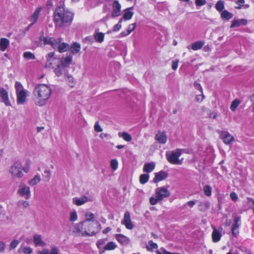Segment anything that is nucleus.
<instances>
[{"label":"nucleus","instance_id":"60","mask_svg":"<svg viewBox=\"0 0 254 254\" xmlns=\"http://www.w3.org/2000/svg\"><path fill=\"white\" fill-rule=\"evenodd\" d=\"M129 34V33L126 31H122L119 35L118 37L119 38H121V37H125V36H127V35H128Z\"/></svg>","mask_w":254,"mask_h":254},{"label":"nucleus","instance_id":"51","mask_svg":"<svg viewBox=\"0 0 254 254\" xmlns=\"http://www.w3.org/2000/svg\"><path fill=\"white\" fill-rule=\"evenodd\" d=\"M94 129L95 131L99 132H101L103 129L101 127V126L99 125V123L98 122H96L95 123L94 126Z\"/></svg>","mask_w":254,"mask_h":254},{"label":"nucleus","instance_id":"28","mask_svg":"<svg viewBox=\"0 0 254 254\" xmlns=\"http://www.w3.org/2000/svg\"><path fill=\"white\" fill-rule=\"evenodd\" d=\"M204 42L202 41H198L192 44H191L190 46L189 45L188 46V48L190 49V47H191V49H192L194 51H196L200 49L202 46L204 45Z\"/></svg>","mask_w":254,"mask_h":254},{"label":"nucleus","instance_id":"5","mask_svg":"<svg viewBox=\"0 0 254 254\" xmlns=\"http://www.w3.org/2000/svg\"><path fill=\"white\" fill-rule=\"evenodd\" d=\"M155 197L151 196L149 199L150 203L152 205L156 204L159 201H162L165 198L169 196L170 192L167 188L161 187L155 190Z\"/></svg>","mask_w":254,"mask_h":254},{"label":"nucleus","instance_id":"15","mask_svg":"<svg viewBox=\"0 0 254 254\" xmlns=\"http://www.w3.org/2000/svg\"><path fill=\"white\" fill-rule=\"evenodd\" d=\"M54 168V165L52 161L50 162L49 165L48 164L45 165L44 177L47 181H49L51 177L52 173L50 169H53Z\"/></svg>","mask_w":254,"mask_h":254},{"label":"nucleus","instance_id":"22","mask_svg":"<svg viewBox=\"0 0 254 254\" xmlns=\"http://www.w3.org/2000/svg\"><path fill=\"white\" fill-rule=\"evenodd\" d=\"M33 242L36 246L44 247L46 243L42 240L40 235L35 234L33 237Z\"/></svg>","mask_w":254,"mask_h":254},{"label":"nucleus","instance_id":"19","mask_svg":"<svg viewBox=\"0 0 254 254\" xmlns=\"http://www.w3.org/2000/svg\"><path fill=\"white\" fill-rule=\"evenodd\" d=\"M133 9V7H130L127 8L124 10V14L122 18L123 20H129L131 19L134 13L132 11Z\"/></svg>","mask_w":254,"mask_h":254},{"label":"nucleus","instance_id":"33","mask_svg":"<svg viewBox=\"0 0 254 254\" xmlns=\"http://www.w3.org/2000/svg\"><path fill=\"white\" fill-rule=\"evenodd\" d=\"M44 42L45 44L51 45L52 47L54 49L55 47L56 46L57 39H54L52 37H44Z\"/></svg>","mask_w":254,"mask_h":254},{"label":"nucleus","instance_id":"3","mask_svg":"<svg viewBox=\"0 0 254 254\" xmlns=\"http://www.w3.org/2000/svg\"><path fill=\"white\" fill-rule=\"evenodd\" d=\"M30 170V166H23L19 161H16L8 168V173L13 179H20L24 176V173H27Z\"/></svg>","mask_w":254,"mask_h":254},{"label":"nucleus","instance_id":"47","mask_svg":"<svg viewBox=\"0 0 254 254\" xmlns=\"http://www.w3.org/2000/svg\"><path fill=\"white\" fill-rule=\"evenodd\" d=\"M19 243H20V241L17 240H14L12 241L9 245L10 250L14 249L17 246V245L19 244Z\"/></svg>","mask_w":254,"mask_h":254},{"label":"nucleus","instance_id":"17","mask_svg":"<svg viewBox=\"0 0 254 254\" xmlns=\"http://www.w3.org/2000/svg\"><path fill=\"white\" fill-rule=\"evenodd\" d=\"M168 174L165 171H160L159 172L155 173V177L153 181L154 183H158L160 181L165 180L167 178Z\"/></svg>","mask_w":254,"mask_h":254},{"label":"nucleus","instance_id":"1","mask_svg":"<svg viewBox=\"0 0 254 254\" xmlns=\"http://www.w3.org/2000/svg\"><path fill=\"white\" fill-rule=\"evenodd\" d=\"M73 14L70 11L66 10L64 6L56 7L54 14V22L55 26L63 27L71 24Z\"/></svg>","mask_w":254,"mask_h":254},{"label":"nucleus","instance_id":"54","mask_svg":"<svg viewBox=\"0 0 254 254\" xmlns=\"http://www.w3.org/2000/svg\"><path fill=\"white\" fill-rule=\"evenodd\" d=\"M179 62V60H175L173 61L172 64V68L173 70H176L177 69Z\"/></svg>","mask_w":254,"mask_h":254},{"label":"nucleus","instance_id":"40","mask_svg":"<svg viewBox=\"0 0 254 254\" xmlns=\"http://www.w3.org/2000/svg\"><path fill=\"white\" fill-rule=\"evenodd\" d=\"M17 205L18 207L22 208V209H25L27 208L29 205V203L28 201L26 200H20L17 203Z\"/></svg>","mask_w":254,"mask_h":254},{"label":"nucleus","instance_id":"58","mask_svg":"<svg viewBox=\"0 0 254 254\" xmlns=\"http://www.w3.org/2000/svg\"><path fill=\"white\" fill-rule=\"evenodd\" d=\"M194 86L195 89L199 90L200 92H201V93H202V88L199 83H197V82H194Z\"/></svg>","mask_w":254,"mask_h":254},{"label":"nucleus","instance_id":"49","mask_svg":"<svg viewBox=\"0 0 254 254\" xmlns=\"http://www.w3.org/2000/svg\"><path fill=\"white\" fill-rule=\"evenodd\" d=\"M122 21H123V18H121L119 20L118 23L114 26V29H113V30L114 31H118L121 28Z\"/></svg>","mask_w":254,"mask_h":254},{"label":"nucleus","instance_id":"6","mask_svg":"<svg viewBox=\"0 0 254 254\" xmlns=\"http://www.w3.org/2000/svg\"><path fill=\"white\" fill-rule=\"evenodd\" d=\"M182 154V150L177 149L175 150L167 152L166 157L168 161L174 165H182L183 162V158L179 159Z\"/></svg>","mask_w":254,"mask_h":254},{"label":"nucleus","instance_id":"31","mask_svg":"<svg viewBox=\"0 0 254 254\" xmlns=\"http://www.w3.org/2000/svg\"><path fill=\"white\" fill-rule=\"evenodd\" d=\"M81 47L80 44L74 42L72 43L70 47L71 52L73 54H76L78 53L80 50Z\"/></svg>","mask_w":254,"mask_h":254},{"label":"nucleus","instance_id":"8","mask_svg":"<svg viewBox=\"0 0 254 254\" xmlns=\"http://www.w3.org/2000/svg\"><path fill=\"white\" fill-rule=\"evenodd\" d=\"M15 88L17 96V103L18 104H23L26 99V91L24 89L22 84L18 81L15 82Z\"/></svg>","mask_w":254,"mask_h":254},{"label":"nucleus","instance_id":"2","mask_svg":"<svg viewBox=\"0 0 254 254\" xmlns=\"http://www.w3.org/2000/svg\"><path fill=\"white\" fill-rule=\"evenodd\" d=\"M33 94L37 100L36 105L42 106L46 104L47 101L51 96L52 89L47 85L41 84L35 87Z\"/></svg>","mask_w":254,"mask_h":254},{"label":"nucleus","instance_id":"50","mask_svg":"<svg viewBox=\"0 0 254 254\" xmlns=\"http://www.w3.org/2000/svg\"><path fill=\"white\" fill-rule=\"evenodd\" d=\"M236 3L238 5L235 6V8L237 9H240L242 8V6H244V4L245 3V0H238L236 2Z\"/></svg>","mask_w":254,"mask_h":254},{"label":"nucleus","instance_id":"37","mask_svg":"<svg viewBox=\"0 0 254 254\" xmlns=\"http://www.w3.org/2000/svg\"><path fill=\"white\" fill-rule=\"evenodd\" d=\"M221 17L223 19L229 20L233 17V14L226 10L221 12Z\"/></svg>","mask_w":254,"mask_h":254},{"label":"nucleus","instance_id":"12","mask_svg":"<svg viewBox=\"0 0 254 254\" xmlns=\"http://www.w3.org/2000/svg\"><path fill=\"white\" fill-rule=\"evenodd\" d=\"M213 232L212 233V239L214 243L218 242L222 237V228H220L219 229H216L214 226H212Z\"/></svg>","mask_w":254,"mask_h":254},{"label":"nucleus","instance_id":"55","mask_svg":"<svg viewBox=\"0 0 254 254\" xmlns=\"http://www.w3.org/2000/svg\"><path fill=\"white\" fill-rule=\"evenodd\" d=\"M118 167V162L116 159H112V170L115 171Z\"/></svg>","mask_w":254,"mask_h":254},{"label":"nucleus","instance_id":"62","mask_svg":"<svg viewBox=\"0 0 254 254\" xmlns=\"http://www.w3.org/2000/svg\"><path fill=\"white\" fill-rule=\"evenodd\" d=\"M5 249V245L2 242H0V253L3 252Z\"/></svg>","mask_w":254,"mask_h":254},{"label":"nucleus","instance_id":"7","mask_svg":"<svg viewBox=\"0 0 254 254\" xmlns=\"http://www.w3.org/2000/svg\"><path fill=\"white\" fill-rule=\"evenodd\" d=\"M76 224L74 225L73 230V233L79 236H92L98 233L101 230V226L98 227H83L82 228V231H86L84 234H81L80 232H78L76 229Z\"/></svg>","mask_w":254,"mask_h":254},{"label":"nucleus","instance_id":"9","mask_svg":"<svg viewBox=\"0 0 254 254\" xmlns=\"http://www.w3.org/2000/svg\"><path fill=\"white\" fill-rule=\"evenodd\" d=\"M17 193L20 196L24 197L26 199H29L31 196L30 187L23 182H21L19 184Z\"/></svg>","mask_w":254,"mask_h":254},{"label":"nucleus","instance_id":"43","mask_svg":"<svg viewBox=\"0 0 254 254\" xmlns=\"http://www.w3.org/2000/svg\"><path fill=\"white\" fill-rule=\"evenodd\" d=\"M216 10L219 12L223 11L224 8V2L222 0H219L215 5Z\"/></svg>","mask_w":254,"mask_h":254},{"label":"nucleus","instance_id":"36","mask_svg":"<svg viewBox=\"0 0 254 254\" xmlns=\"http://www.w3.org/2000/svg\"><path fill=\"white\" fill-rule=\"evenodd\" d=\"M71 62H72V57L69 56H67L62 60L61 65L64 66V67H67L71 63Z\"/></svg>","mask_w":254,"mask_h":254},{"label":"nucleus","instance_id":"46","mask_svg":"<svg viewBox=\"0 0 254 254\" xmlns=\"http://www.w3.org/2000/svg\"><path fill=\"white\" fill-rule=\"evenodd\" d=\"M77 219V215L76 211H73L70 213L69 220L70 221H75Z\"/></svg>","mask_w":254,"mask_h":254},{"label":"nucleus","instance_id":"52","mask_svg":"<svg viewBox=\"0 0 254 254\" xmlns=\"http://www.w3.org/2000/svg\"><path fill=\"white\" fill-rule=\"evenodd\" d=\"M21 251L24 254H31L32 253V249L29 247H23Z\"/></svg>","mask_w":254,"mask_h":254},{"label":"nucleus","instance_id":"59","mask_svg":"<svg viewBox=\"0 0 254 254\" xmlns=\"http://www.w3.org/2000/svg\"><path fill=\"white\" fill-rule=\"evenodd\" d=\"M204 98V95L201 93V95H198L196 96L195 99L196 101L198 102H201L203 101Z\"/></svg>","mask_w":254,"mask_h":254},{"label":"nucleus","instance_id":"64","mask_svg":"<svg viewBox=\"0 0 254 254\" xmlns=\"http://www.w3.org/2000/svg\"><path fill=\"white\" fill-rule=\"evenodd\" d=\"M239 22L240 25H246L247 23V20L245 19H239Z\"/></svg>","mask_w":254,"mask_h":254},{"label":"nucleus","instance_id":"61","mask_svg":"<svg viewBox=\"0 0 254 254\" xmlns=\"http://www.w3.org/2000/svg\"><path fill=\"white\" fill-rule=\"evenodd\" d=\"M232 232L233 235L235 237H237V236L238 235V233H239L238 229L236 228V227H232Z\"/></svg>","mask_w":254,"mask_h":254},{"label":"nucleus","instance_id":"34","mask_svg":"<svg viewBox=\"0 0 254 254\" xmlns=\"http://www.w3.org/2000/svg\"><path fill=\"white\" fill-rule=\"evenodd\" d=\"M209 207V203L208 201H201L198 205V209L202 212L205 211Z\"/></svg>","mask_w":254,"mask_h":254},{"label":"nucleus","instance_id":"11","mask_svg":"<svg viewBox=\"0 0 254 254\" xmlns=\"http://www.w3.org/2000/svg\"><path fill=\"white\" fill-rule=\"evenodd\" d=\"M122 224L125 225L126 228L128 230H131L133 229V225L131 222L129 212L127 211L125 213L124 219L122 221Z\"/></svg>","mask_w":254,"mask_h":254},{"label":"nucleus","instance_id":"10","mask_svg":"<svg viewBox=\"0 0 254 254\" xmlns=\"http://www.w3.org/2000/svg\"><path fill=\"white\" fill-rule=\"evenodd\" d=\"M56 44V46L55 47L54 49H57L61 53L66 52L69 48V46L67 43H62V39L61 38L57 39Z\"/></svg>","mask_w":254,"mask_h":254},{"label":"nucleus","instance_id":"16","mask_svg":"<svg viewBox=\"0 0 254 254\" xmlns=\"http://www.w3.org/2000/svg\"><path fill=\"white\" fill-rule=\"evenodd\" d=\"M112 16H119L121 14V5L118 1H114L113 4Z\"/></svg>","mask_w":254,"mask_h":254},{"label":"nucleus","instance_id":"27","mask_svg":"<svg viewBox=\"0 0 254 254\" xmlns=\"http://www.w3.org/2000/svg\"><path fill=\"white\" fill-rule=\"evenodd\" d=\"M155 167V164L154 162H150L144 164L143 166V172L149 173L153 171Z\"/></svg>","mask_w":254,"mask_h":254},{"label":"nucleus","instance_id":"57","mask_svg":"<svg viewBox=\"0 0 254 254\" xmlns=\"http://www.w3.org/2000/svg\"><path fill=\"white\" fill-rule=\"evenodd\" d=\"M230 197L232 200L236 201L238 200V195L235 192H231L230 193Z\"/></svg>","mask_w":254,"mask_h":254},{"label":"nucleus","instance_id":"14","mask_svg":"<svg viewBox=\"0 0 254 254\" xmlns=\"http://www.w3.org/2000/svg\"><path fill=\"white\" fill-rule=\"evenodd\" d=\"M155 139L161 144H165L167 141V136L165 131L159 130L155 135Z\"/></svg>","mask_w":254,"mask_h":254},{"label":"nucleus","instance_id":"21","mask_svg":"<svg viewBox=\"0 0 254 254\" xmlns=\"http://www.w3.org/2000/svg\"><path fill=\"white\" fill-rule=\"evenodd\" d=\"M107 241L106 239H101L97 242V246L99 249L104 248L105 250H111V242H109L107 245L103 247V245L105 244Z\"/></svg>","mask_w":254,"mask_h":254},{"label":"nucleus","instance_id":"56","mask_svg":"<svg viewBox=\"0 0 254 254\" xmlns=\"http://www.w3.org/2000/svg\"><path fill=\"white\" fill-rule=\"evenodd\" d=\"M240 26L239 20H234L232 21L231 28L237 27Z\"/></svg>","mask_w":254,"mask_h":254},{"label":"nucleus","instance_id":"18","mask_svg":"<svg viewBox=\"0 0 254 254\" xmlns=\"http://www.w3.org/2000/svg\"><path fill=\"white\" fill-rule=\"evenodd\" d=\"M89 200V199L87 196H82L80 197H74L72 199V202L77 206H80Z\"/></svg>","mask_w":254,"mask_h":254},{"label":"nucleus","instance_id":"23","mask_svg":"<svg viewBox=\"0 0 254 254\" xmlns=\"http://www.w3.org/2000/svg\"><path fill=\"white\" fill-rule=\"evenodd\" d=\"M42 9L41 7H38L36 8L33 14L32 15L30 21H32V23L30 25H33L37 21L38 19L39 13Z\"/></svg>","mask_w":254,"mask_h":254},{"label":"nucleus","instance_id":"25","mask_svg":"<svg viewBox=\"0 0 254 254\" xmlns=\"http://www.w3.org/2000/svg\"><path fill=\"white\" fill-rule=\"evenodd\" d=\"M0 95L2 99V101L4 102L6 106L9 105L10 102H9L8 94L6 90L3 88H1L0 89Z\"/></svg>","mask_w":254,"mask_h":254},{"label":"nucleus","instance_id":"45","mask_svg":"<svg viewBox=\"0 0 254 254\" xmlns=\"http://www.w3.org/2000/svg\"><path fill=\"white\" fill-rule=\"evenodd\" d=\"M203 191L205 194L207 196H210L211 195L212 188L210 186L205 185L203 187Z\"/></svg>","mask_w":254,"mask_h":254},{"label":"nucleus","instance_id":"29","mask_svg":"<svg viewBox=\"0 0 254 254\" xmlns=\"http://www.w3.org/2000/svg\"><path fill=\"white\" fill-rule=\"evenodd\" d=\"M9 45V41L4 38L0 39V50L1 51H4Z\"/></svg>","mask_w":254,"mask_h":254},{"label":"nucleus","instance_id":"63","mask_svg":"<svg viewBox=\"0 0 254 254\" xmlns=\"http://www.w3.org/2000/svg\"><path fill=\"white\" fill-rule=\"evenodd\" d=\"M195 204V201L194 200H190L187 202V204L190 207H192Z\"/></svg>","mask_w":254,"mask_h":254},{"label":"nucleus","instance_id":"35","mask_svg":"<svg viewBox=\"0 0 254 254\" xmlns=\"http://www.w3.org/2000/svg\"><path fill=\"white\" fill-rule=\"evenodd\" d=\"M65 79L67 81L68 85L71 87L73 88L74 87L75 85V81L73 78V77L68 73H67L66 75H65Z\"/></svg>","mask_w":254,"mask_h":254},{"label":"nucleus","instance_id":"13","mask_svg":"<svg viewBox=\"0 0 254 254\" xmlns=\"http://www.w3.org/2000/svg\"><path fill=\"white\" fill-rule=\"evenodd\" d=\"M220 137L226 144H229L234 140V137L229 132L226 131L222 132Z\"/></svg>","mask_w":254,"mask_h":254},{"label":"nucleus","instance_id":"32","mask_svg":"<svg viewBox=\"0 0 254 254\" xmlns=\"http://www.w3.org/2000/svg\"><path fill=\"white\" fill-rule=\"evenodd\" d=\"M118 136L127 142H129L132 140V136L131 135L125 131L119 132L118 133Z\"/></svg>","mask_w":254,"mask_h":254},{"label":"nucleus","instance_id":"38","mask_svg":"<svg viewBox=\"0 0 254 254\" xmlns=\"http://www.w3.org/2000/svg\"><path fill=\"white\" fill-rule=\"evenodd\" d=\"M158 245L156 243H154L152 241L150 240L148 241L146 245V249L148 251H153L154 249H157Z\"/></svg>","mask_w":254,"mask_h":254},{"label":"nucleus","instance_id":"41","mask_svg":"<svg viewBox=\"0 0 254 254\" xmlns=\"http://www.w3.org/2000/svg\"><path fill=\"white\" fill-rule=\"evenodd\" d=\"M240 103V101L238 99H236L233 100L230 106L231 110L232 111H235Z\"/></svg>","mask_w":254,"mask_h":254},{"label":"nucleus","instance_id":"53","mask_svg":"<svg viewBox=\"0 0 254 254\" xmlns=\"http://www.w3.org/2000/svg\"><path fill=\"white\" fill-rule=\"evenodd\" d=\"M206 0H195V4L196 6H201L206 4Z\"/></svg>","mask_w":254,"mask_h":254},{"label":"nucleus","instance_id":"26","mask_svg":"<svg viewBox=\"0 0 254 254\" xmlns=\"http://www.w3.org/2000/svg\"><path fill=\"white\" fill-rule=\"evenodd\" d=\"M41 180L40 175L39 174H37L32 179L28 181V184L31 186H34L39 183Z\"/></svg>","mask_w":254,"mask_h":254},{"label":"nucleus","instance_id":"30","mask_svg":"<svg viewBox=\"0 0 254 254\" xmlns=\"http://www.w3.org/2000/svg\"><path fill=\"white\" fill-rule=\"evenodd\" d=\"M94 39L96 42L102 43L104 40V34L99 32V30L96 29L94 34Z\"/></svg>","mask_w":254,"mask_h":254},{"label":"nucleus","instance_id":"4","mask_svg":"<svg viewBox=\"0 0 254 254\" xmlns=\"http://www.w3.org/2000/svg\"><path fill=\"white\" fill-rule=\"evenodd\" d=\"M94 214L92 213H86L85 220L82 222L76 224V230L78 232L84 234L86 231H82V228L85 227H98L101 226L98 221H92L94 218Z\"/></svg>","mask_w":254,"mask_h":254},{"label":"nucleus","instance_id":"44","mask_svg":"<svg viewBox=\"0 0 254 254\" xmlns=\"http://www.w3.org/2000/svg\"><path fill=\"white\" fill-rule=\"evenodd\" d=\"M23 57H24V58H25L28 60L35 59V55L33 53H32L30 52H24L23 54Z\"/></svg>","mask_w":254,"mask_h":254},{"label":"nucleus","instance_id":"42","mask_svg":"<svg viewBox=\"0 0 254 254\" xmlns=\"http://www.w3.org/2000/svg\"><path fill=\"white\" fill-rule=\"evenodd\" d=\"M54 56V52H50L48 54V56L49 58V59L47 60V63L46 64V67L50 68L52 66V61L54 60L52 58Z\"/></svg>","mask_w":254,"mask_h":254},{"label":"nucleus","instance_id":"24","mask_svg":"<svg viewBox=\"0 0 254 254\" xmlns=\"http://www.w3.org/2000/svg\"><path fill=\"white\" fill-rule=\"evenodd\" d=\"M55 73L57 76H61L63 74L64 75H66L67 73H66V70L65 69V67L62 65H58L57 68L55 69Z\"/></svg>","mask_w":254,"mask_h":254},{"label":"nucleus","instance_id":"48","mask_svg":"<svg viewBox=\"0 0 254 254\" xmlns=\"http://www.w3.org/2000/svg\"><path fill=\"white\" fill-rule=\"evenodd\" d=\"M136 26V23H133L131 24H129L127 29V31L129 33V34L131 33L135 29Z\"/></svg>","mask_w":254,"mask_h":254},{"label":"nucleus","instance_id":"39","mask_svg":"<svg viewBox=\"0 0 254 254\" xmlns=\"http://www.w3.org/2000/svg\"><path fill=\"white\" fill-rule=\"evenodd\" d=\"M149 178V175L148 174H142L139 177V182L141 184H144L146 183Z\"/></svg>","mask_w":254,"mask_h":254},{"label":"nucleus","instance_id":"20","mask_svg":"<svg viewBox=\"0 0 254 254\" xmlns=\"http://www.w3.org/2000/svg\"><path fill=\"white\" fill-rule=\"evenodd\" d=\"M115 237L118 242L123 245H127L129 243V239L123 234H117Z\"/></svg>","mask_w":254,"mask_h":254}]
</instances>
